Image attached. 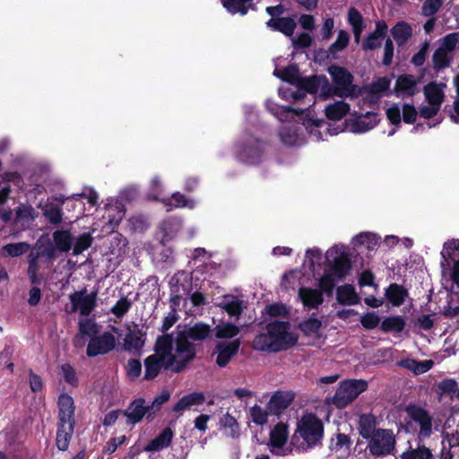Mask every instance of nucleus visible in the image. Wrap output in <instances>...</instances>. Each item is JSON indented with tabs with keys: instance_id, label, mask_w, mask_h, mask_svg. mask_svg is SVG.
Wrapping results in <instances>:
<instances>
[{
	"instance_id": "1",
	"label": "nucleus",
	"mask_w": 459,
	"mask_h": 459,
	"mask_svg": "<svg viewBox=\"0 0 459 459\" xmlns=\"http://www.w3.org/2000/svg\"><path fill=\"white\" fill-rule=\"evenodd\" d=\"M155 351L165 356L166 369L174 372L182 371L186 365L195 357V348L187 340L178 335L173 339L171 335L159 336L155 343Z\"/></svg>"
},
{
	"instance_id": "2",
	"label": "nucleus",
	"mask_w": 459,
	"mask_h": 459,
	"mask_svg": "<svg viewBox=\"0 0 459 459\" xmlns=\"http://www.w3.org/2000/svg\"><path fill=\"white\" fill-rule=\"evenodd\" d=\"M289 322H272L266 325V332L256 335L253 347L256 351L278 352L293 347L298 342V336L290 332Z\"/></svg>"
},
{
	"instance_id": "3",
	"label": "nucleus",
	"mask_w": 459,
	"mask_h": 459,
	"mask_svg": "<svg viewBox=\"0 0 459 459\" xmlns=\"http://www.w3.org/2000/svg\"><path fill=\"white\" fill-rule=\"evenodd\" d=\"M329 268L325 271L319 280V289L322 292L331 295L340 281H342L351 270L348 249L343 245H335L326 252Z\"/></svg>"
},
{
	"instance_id": "4",
	"label": "nucleus",
	"mask_w": 459,
	"mask_h": 459,
	"mask_svg": "<svg viewBox=\"0 0 459 459\" xmlns=\"http://www.w3.org/2000/svg\"><path fill=\"white\" fill-rule=\"evenodd\" d=\"M323 437V421L315 414L307 413L298 420L290 445L300 452H306L320 445Z\"/></svg>"
},
{
	"instance_id": "5",
	"label": "nucleus",
	"mask_w": 459,
	"mask_h": 459,
	"mask_svg": "<svg viewBox=\"0 0 459 459\" xmlns=\"http://www.w3.org/2000/svg\"><path fill=\"white\" fill-rule=\"evenodd\" d=\"M408 420L405 423V430L408 433L417 435L419 441L429 438L433 432V418L424 408L409 404L405 408Z\"/></svg>"
},
{
	"instance_id": "6",
	"label": "nucleus",
	"mask_w": 459,
	"mask_h": 459,
	"mask_svg": "<svg viewBox=\"0 0 459 459\" xmlns=\"http://www.w3.org/2000/svg\"><path fill=\"white\" fill-rule=\"evenodd\" d=\"M446 88V83L437 82H430L423 87V93L428 105H422L420 108L419 114L421 117L429 119L437 116L445 100Z\"/></svg>"
},
{
	"instance_id": "7",
	"label": "nucleus",
	"mask_w": 459,
	"mask_h": 459,
	"mask_svg": "<svg viewBox=\"0 0 459 459\" xmlns=\"http://www.w3.org/2000/svg\"><path fill=\"white\" fill-rule=\"evenodd\" d=\"M368 388V382L363 379H348L340 383L332 403L337 408H344L352 403Z\"/></svg>"
},
{
	"instance_id": "8",
	"label": "nucleus",
	"mask_w": 459,
	"mask_h": 459,
	"mask_svg": "<svg viewBox=\"0 0 459 459\" xmlns=\"http://www.w3.org/2000/svg\"><path fill=\"white\" fill-rule=\"evenodd\" d=\"M368 440L367 449L373 456L391 455L395 447V437L391 429H377Z\"/></svg>"
},
{
	"instance_id": "9",
	"label": "nucleus",
	"mask_w": 459,
	"mask_h": 459,
	"mask_svg": "<svg viewBox=\"0 0 459 459\" xmlns=\"http://www.w3.org/2000/svg\"><path fill=\"white\" fill-rule=\"evenodd\" d=\"M333 82V95L350 97L357 94V87L352 84L353 76L343 67L333 65L328 69Z\"/></svg>"
},
{
	"instance_id": "10",
	"label": "nucleus",
	"mask_w": 459,
	"mask_h": 459,
	"mask_svg": "<svg viewBox=\"0 0 459 459\" xmlns=\"http://www.w3.org/2000/svg\"><path fill=\"white\" fill-rule=\"evenodd\" d=\"M98 290L87 293L86 289L69 295L72 311H79L83 316H88L97 307Z\"/></svg>"
},
{
	"instance_id": "11",
	"label": "nucleus",
	"mask_w": 459,
	"mask_h": 459,
	"mask_svg": "<svg viewBox=\"0 0 459 459\" xmlns=\"http://www.w3.org/2000/svg\"><path fill=\"white\" fill-rule=\"evenodd\" d=\"M289 438V427L286 423L279 422L270 432L269 446L272 453L277 455H287L290 450L285 447Z\"/></svg>"
},
{
	"instance_id": "12",
	"label": "nucleus",
	"mask_w": 459,
	"mask_h": 459,
	"mask_svg": "<svg viewBox=\"0 0 459 459\" xmlns=\"http://www.w3.org/2000/svg\"><path fill=\"white\" fill-rule=\"evenodd\" d=\"M420 77L412 74L399 75L394 83V95L401 99L411 98L420 92Z\"/></svg>"
},
{
	"instance_id": "13",
	"label": "nucleus",
	"mask_w": 459,
	"mask_h": 459,
	"mask_svg": "<svg viewBox=\"0 0 459 459\" xmlns=\"http://www.w3.org/2000/svg\"><path fill=\"white\" fill-rule=\"evenodd\" d=\"M115 345V335L109 332H105L100 335L91 337L88 343L86 353L89 357L106 354L112 351Z\"/></svg>"
},
{
	"instance_id": "14",
	"label": "nucleus",
	"mask_w": 459,
	"mask_h": 459,
	"mask_svg": "<svg viewBox=\"0 0 459 459\" xmlns=\"http://www.w3.org/2000/svg\"><path fill=\"white\" fill-rule=\"evenodd\" d=\"M240 343L241 342L238 338L230 342H219L213 351V356H216V364L220 368L226 367L231 359L238 352Z\"/></svg>"
},
{
	"instance_id": "15",
	"label": "nucleus",
	"mask_w": 459,
	"mask_h": 459,
	"mask_svg": "<svg viewBox=\"0 0 459 459\" xmlns=\"http://www.w3.org/2000/svg\"><path fill=\"white\" fill-rule=\"evenodd\" d=\"M57 422L75 424V405L71 395L62 393L57 399Z\"/></svg>"
},
{
	"instance_id": "16",
	"label": "nucleus",
	"mask_w": 459,
	"mask_h": 459,
	"mask_svg": "<svg viewBox=\"0 0 459 459\" xmlns=\"http://www.w3.org/2000/svg\"><path fill=\"white\" fill-rule=\"evenodd\" d=\"M263 153V144L256 139L250 140L247 146H238V159L248 164H255Z\"/></svg>"
},
{
	"instance_id": "17",
	"label": "nucleus",
	"mask_w": 459,
	"mask_h": 459,
	"mask_svg": "<svg viewBox=\"0 0 459 459\" xmlns=\"http://www.w3.org/2000/svg\"><path fill=\"white\" fill-rule=\"evenodd\" d=\"M151 412L149 406L145 405V401L143 398L135 399L133 401L126 410L123 411V414L126 417L128 424L134 425L141 421L144 415ZM152 413L148 415L151 416Z\"/></svg>"
},
{
	"instance_id": "18",
	"label": "nucleus",
	"mask_w": 459,
	"mask_h": 459,
	"mask_svg": "<svg viewBox=\"0 0 459 459\" xmlns=\"http://www.w3.org/2000/svg\"><path fill=\"white\" fill-rule=\"evenodd\" d=\"M294 400V394L290 392H275L267 403V410L275 415L281 414Z\"/></svg>"
},
{
	"instance_id": "19",
	"label": "nucleus",
	"mask_w": 459,
	"mask_h": 459,
	"mask_svg": "<svg viewBox=\"0 0 459 459\" xmlns=\"http://www.w3.org/2000/svg\"><path fill=\"white\" fill-rule=\"evenodd\" d=\"M387 24L384 21H377L374 31L369 33L362 43L361 48L364 51L378 48L387 32Z\"/></svg>"
},
{
	"instance_id": "20",
	"label": "nucleus",
	"mask_w": 459,
	"mask_h": 459,
	"mask_svg": "<svg viewBox=\"0 0 459 459\" xmlns=\"http://www.w3.org/2000/svg\"><path fill=\"white\" fill-rule=\"evenodd\" d=\"M162 368L166 369L165 356H162L160 352L155 351L154 354L148 356L144 359L143 379H154L160 374Z\"/></svg>"
},
{
	"instance_id": "21",
	"label": "nucleus",
	"mask_w": 459,
	"mask_h": 459,
	"mask_svg": "<svg viewBox=\"0 0 459 459\" xmlns=\"http://www.w3.org/2000/svg\"><path fill=\"white\" fill-rule=\"evenodd\" d=\"M377 113L367 112L357 116L351 123V130L354 133H366L374 128L379 122Z\"/></svg>"
},
{
	"instance_id": "22",
	"label": "nucleus",
	"mask_w": 459,
	"mask_h": 459,
	"mask_svg": "<svg viewBox=\"0 0 459 459\" xmlns=\"http://www.w3.org/2000/svg\"><path fill=\"white\" fill-rule=\"evenodd\" d=\"M298 297L308 309L317 308L324 302L322 291L308 287L299 288Z\"/></svg>"
},
{
	"instance_id": "23",
	"label": "nucleus",
	"mask_w": 459,
	"mask_h": 459,
	"mask_svg": "<svg viewBox=\"0 0 459 459\" xmlns=\"http://www.w3.org/2000/svg\"><path fill=\"white\" fill-rule=\"evenodd\" d=\"M266 26L273 31H279L286 37H292L297 27L296 21L291 17H281L279 19H270L266 22Z\"/></svg>"
},
{
	"instance_id": "24",
	"label": "nucleus",
	"mask_w": 459,
	"mask_h": 459,
	"mask_svg": "<svg viewBox=\"0 0 459 459\" xmlns=\"http://www.w3.org/2000/svg\"><path fill=\"white\" fill-rule=\"evenodd\" d=\"M204 400L205 397L203 393H190L178 400V402L173 406V411L181 415L186 410H189L193 406L203 404Z\"/></svg>"
},
{
	"instance_id": "25",
	"label": "nucleus",
	"mask_w": 459,
	"mask_h": 459,
	"mask_svg": "<svg viewBox=\"0 0 459 459\" xmlns=\"http://www.w3.org/2000/svg\"><path fill=\"white\" fill-rule=\"evenodd\" d=\"M74 427L75 424L73 423H56V446L58 450L66 451L68 449Z\"/></svg>"
},
{
	"instance_id": "26",
	"label": "nucleus",
	"mask_w": 459,
	"mask_h": 459,
	"mask_svg": "<svg viewBox=\"0 0 459 459\" xmlns=\"http://www.w3.org/2000/svg\"><path fill=\"white\" fill-rule=\"evenodd\" d=\"M351 446V439L348 435L337 433L331 438L329 449L340 456H346L350 454Z\"/></svg>"
},
{
	"instance_id": "27",
	"label": "nucleus",
	"mask_w": 459,
	"mask_h": 459,
	"mask_svg": "<svg viewBox=\"0 0 459 459\" xmlns=\"http://www.w3.org/2000/svg\"><path fill=\"white\" fill-rule=\"evenodd\" d=\"M217 307L228 313L231 317L240 316L243 311V302L238 298L233 295H225L221 300L217 304Z\"/></svg>"
},
{
	"instance_id": "28",
	"label": "nucleus",
	"mask_w": 459,
	"mask_h": 459,
	"mask_svg": "<svg viewBox=\"0 0 459 459\" xmlns=\"http://www.w3.org/2000/svg\"><path fill=\"white\" fill-rule=\"evenodd\" d=\"M221 3L231 14L246 15L249 10H255L254 0H221Z\"/></svg>"
},
{
	"instance_id": "29",
	"label": "nucleus",
	"mask_w": 459,
	"mask_h": 459,
	"mask_svg": "<svg viewBox=\"0 0 459 459\" xmlns=\"http://www.w3.org/2000/svg\"><path fill=\"white\" fill-rule=\"evenodd\" d=\"M173 432L169 428L164 429L155 438L152 439L145 446L147 452H156L170 446Z\"/></svg>"
},
{
	"instance_id": "30",
	"label": "nucleus",
	"mask_w": 459,
	"mask_h": 459,
	"mask_svg": "<svg viewBox=\"0 0 459 459\" xmlns=\"http://www.w3.org/2000/svg\"><path fill=\"white\" fill-rule=\"evenodd\" d=\"M385 295L394 307H399L404 303L408 297V290L402 285L392 283L385 289Z\"/></svg>"
},
{
	"instance_id": "31",
	"label": "nucleus",
	"mask_w": 459,
	"mask_h": 459,
	"mask_svg": "<svg viewBox=\"0 0 459 459\" xmlns=\"http://www.w3.org/2000/svg\"><path fill=\"white\" fill-rule=\"evenodd\" d=\"M52 237L53 243L59 252L67 253L71 250L74 243V238L69 230H56L53 232Z\"/></svg>"
},
{
	"instance_id": "32",
	"label": "nucleus",
	"mask_w": 459,
	"mask_h": 459,
	"mask_svg": "<svg viewBox=\"0 0 459 459\" xmlns=\"http://www.w3.org/2000/svg\"><path fill=\"white\" fill-rule=\"evenodd\" d=\"M377 420L371 413H364L359 419V433L364 438H369L377 430L376 429Z\"/></svg>"
},
{
	"instance_id": "33",
	"label": "nucleus",
	"mask_w": 459,
	"mask_h": 459,
	"mask_svg": "<svg viewBox=\"0 0 459 459\" xmlns=\"http://www.w3.org/2000/svg\"><path fill=\"white\" fill-rule=\"evenodd\" d=\"M391 34L399 46L404 45L412 35V29L405 22H397L392 29Z\"/></svg>"
},
{
	"instance_id": "34",
	"label": "nucleus",
	"mask_w": 459,
	"mask_h": 459,
	"mask_svg": "<svg viewBox=\"0 0 459 459\" xmlns=\"http://www.w3.org/2000/svg\"><path fill=\"white\" fill-rule=\"evenodd\" d=\"M350 111V106L343 100L328 104L325 108V116L332 120H341Z\"/></svg>"
},
{
	"instance_id": "35",
	"label": "nucleus",
	"mask_w": 459,
	"mask_h": 459,
	"mask_svg": "<svg viewBox=\"0 0 459 459\" xmlns=\"http://www.w3.org/2000/svg\"><path fill=\"white\" fill-rule=\"evenodd\" d=\"M336 297L338 302L342 305H356L359 301L353 286L350 284L339 287L336 291Z\"/></svg>"
},
{
	"instance_id": "36",
	"label": "nucleus",
	"mask_w": 459,
	"mask_h": 459,
	"mask_svg": "<svg viewBox=\"0 0 459 459\" xmlns=\"http://www.w3.org/2000/svg\"><path fill=\"white\" fill-rule=\"evenodd\" d=\"M211 332L210 326L206 324L197 323L180 334L183 338L190 341H203L206 339Z\"/></svg>"
},
{
	"instance_id": "37",
	"label": "nucleus",
	"mask_w": 459,
	"mask_h": 459,
	"mask_svg": "<svg viewBox=\"0 0 459 459\" xmlns=\"http://www.w3.org/2000/svg\"><path fill=\"white\" fill-rule=\"evenodd\" d=\"M163 204L169 206V210L172 208H189L193 209L195 206V201L187 198L185 195L176 192L170 198L163 199Z\"/></svg>"
},
{
	"instance_id": "38",
	"label": "nucleus",
	"mask_w": 459,
	"mask_h": 459,
	"mask_svg": "<svg viewBox=\"0 0 459 459\" xmlns=\"http://www.w3.org/2000/svg\"><path fill=\"white\" fill-rule=\"evenodd\" d=\"M273 75L291 84H299L300 81V74L295 65H288L283 70L275 68Z\"/></svg>"
},
{
	"instance_id": "39",
	"label": "nucleus",
	"mask_w": 459,
	"mask_h": 459,
	"mask_svg": "<svg viewBox=\"0 0 459 459\" xmlns=\"http://www.w3.org/2000/svg\"><path fill=\"white\" fill-rule=\"evenodd\" d=\"M434 362L431 359L415 360L405 359L402 362V366L416 375L423 374L432 368Z\"/></svg>"
},
{
	"instance_id": "40",
	"label": "nucleus",
	"mask_w": 459,
	"mask_h": 459,
	"mask_svg": "<svg viewBox=\"0 0 459 459\" xmlns=\"http://www.w3.org/2000/svg\"><path fill=\"white\" fill-rule=\"evenodd\" d=\"M454 58V55L448 53L443 48H437L432 56L433 68L436 71L443 70L448 66H450L452 60Z\"/></svg>"
},
{
	"instance_id": "41",
	"label": "nucleus",
	"mask_w": 459,
	"mask_h": 459,
	"mask_svg": "<svg viewBox=\"0 0 459 459\" xmlns=\"http://www.w3.org/2000/svg\"><path fill=\"white\" fill-rule=\"evenodd\" d=\"M30 247L27 242H17L4 246L1 252L4 256L17 257L27 253Z\"/></svg>"
},
{
	"instance_id": "42",
	"label": "nucleus",
	"mask_w": 459,
	"mask_h": 459,
	"mask_svg": "<svg viewBox=\"0 0 459 459\" xmlns=\"http://www.w3.org/2000/svg\"><path fill=\"white\" fill-rule=\"evenodd\" d=\"M267 109L280 121H286L290 113L302 114V110H296L290 107H281L275 103L267 101Z\"/></svg>"
},
{
	"instance_id": "43",
	"label": "nucleus",
	"mask_w": 459,
	"mask_h": 459,
	"mask_svg": "<svg viewBox=\"0 0 459 459\" xmlns=\"http://www.w3.org/2000/svg\"><path fill=\"white\" fill-rule=\"evenodd\" d=\"M214 330L216 337L220 339H231L239 333V328L231 323H221Z\"/></svg>"
},
{
	"instance_id": "44",
	"label": "nucleus",
	"mask_w": 459,
	"mask_h": 459,
	"mask_svg": "<svg viewBox=\"0 0 459 459\" xmlns=\"http://www.w3.org/2000/svg\"><path fill=\"white\" fill-rule=\"evenodd\" d=\"M401 457L402 459H433V455L429 448L421 445L415 449L403 452Z\"/></svg>"
},
{
	"instance_id": "45",
	"label": "nucleus",
	"mask_w": 459,
	"mask_h": 459,
	"mask_svg": "<svg viewBox=\"0 0 459 459\" xmlns=\"http://www.w3.org/2000/svg\"><path fill=\"white\" fill-rule=\"evenodd\" d=\"M405 325V322L401 316H389L381 323V328L385 332L401 333Z\"/></svg>"
},
{
	"instance_id": "46",
	"label": "nucleus",
	"mask_w": 459,
	"mask_h": 459,
	"mask_svg": "<svg viewBox=\"0 0 459 459\" xmlns=\"http://www.w3.org/2000/svg\"><path fill=\"white\" fill-rule=\"evenodd\" d=\"M350 42V34L344 30H341L338 32L337 39L329 47V54L335 55L338 52L342 51Z\"/></svg>"
},
{
	"instance_id": "47",
	"label": "nucleus",
	"mask_w": 459,
	"mask_h": 459,
	"mask_svg": "<svg viewBox=\"0 0 459 459\" xmlns=\"http://www.w3.org/2000/svg\"><path fill=\"white\" fill-rule=\"evenodd\" d=\"M43 215L54 225L59 224L63 219L62 209L53 204H47L43 208Z\"/></svg>"
},
{
	"instance_id": "48",
	"label": "nucleus",
	"mask_w": 459,
	"mask_h": 459,
	"mask_svg": "<svg viewBox=\"0 0 459 459\" xmlns=\"http://www.w3.org/2000/svg\"><path fill=\"white\" fill-rule=\"evenodd\" d=\"M355 245L365 246L368 249L373 250L378 245V238L375 234L372 233H359L353 238Z\"/></svg>"
},
{
	"instance_id": "49",
	"label": "nucleus",
	"mask_w": 459,
	"mask_h": 459,
	"mask_svg": "<svg viewBox=\"0 0 459 459\" xmlns=\"http://www.w3.org/2000/svg\"><path fill=\"white\" fill-rule=\"evenodd\" d=\"M322 326V322L316 317H309L299 323V329L307 335L317 333Z\"/></svg>"
},
{
	"instance_id": "50",
	"label": "nucleus",
	"mask_w": 459,
	"mask_h": 459,
	"mask_svg": "<svg viewBox=\"0 0 459 459\" xmlns=\"http://www.w3.org/2000/svg\"><path fill=\"white\" fill-rule=\"evenodd\" d=\"M459 42L458 33L453 32L446 35L440 39V45L438 48L454 55L455 49Z\"/></svg>"
},
{
	"instance_id": "51",
	"label": "nucleus",
	"mask_w": 459,
	"mask_h": 459,
	"mask_svg": "<svg viewBox=\"0 0 459 459\" xmlns=\"http://www.w3.org/2000/svg\"><path fill=\"white\" fill-rule=\"evenodd\" d=\"M348 22L353 30H364V18L361 13L354 7H351L348 11Z\"/></svg>"
},
{
	"instance_id": "52",
	"label": "nucleus",
	"mask_w": 459,
	"mask_h": 459,
	"mask_svg": "<svg viewBox=\"0 0 459 459\" xmlns=\"http://www.w3.org/2000/svg\"><path fill=\"white\" fill-rule=\"evenodd\" d=\"M59 375L71 385H77L78 378L75 370L70 364H63L59 367Z\"/></svg>"
},
{
	"instance_id": "53",
	"label": "nucleus",
	"mask_w": 459,
	"mask_h": 459,
	"mask_svg": "<svg viewBox=\"0 0 459 459\" xmlns=\"http://www.w3.org/2000/svg\"><path fill=\"white\" fill-rule=\"evenodd\" d=\"M456 253L459 254V239H452L444 244L441 255L445 260H454Z\"/></svg>"
},
{
	"instance_id": "54",
	"label": "nucleus",
	"mask_w": 459,
	"mask_h": 459,
	"mask_svg": "<svg viewBox=\"0 0 459 459\" xmlns=\"http://www.w3.org/2000/svg\"><path fill=\"white\" fill-rule=\"evenodd\" d=\"M132 306V301L124 297L120 299L110 309L111 313L115 315L117 317H123L130 309Z\"/></svg>"
},
{
	"instance_id": "55",
	"label": "nucleus",
	"mask_w": 459,
	"mask_h": 459,
	"mask_svg": "<svg viewBox=\"0 0 459 459\" xmlns=\"http://www.w3.org/2000/svg\"><path fill=\"white\" fill-rule=\"evenodd\" d=\"M390 80L386 77H380L373 81L368 86V91L372 94H380L388 90Z\"/></svg>"
},
{
	"instance_id": "56",
	"label": "nucleus",
	"mask_w": 459,
	"mask_h": 459,
	"mask_svg": "<svg viewBox=\"0 0 459 459\" xmlns=\"http://www.w3.org/2000/svg\"><path fill=\"white\" fill-rule=\"evenodd\" d=\"M79 333L82 335L92 336L98 332L97 324L92 319H80L79 323Z\"/></svg>"
},
{
	"instance_id": "57",
	"label": "nucleus",
	"mask_w": 459,
	"mask_h": 459,
	"mask_svg": "<svg viewBox=\"0 0 459 459\" xmlns=\"http://www.w3.org/2000/svg\"><path fill=\"white\" fill-rule=\"evenodd\" d=\"M92 242V238L90 233H82L80 235L74 245V254L78 255L86 250Z\"/></svg>"
},
{
	"instance_id": "58",
	"label": "nucleus",
	"mask_w": 459,
	"mask_h": 459,
	"mask_svg": "<svg viewBox=\"0 0 459 459\" xmlns=\"http://www.w3.org/2000/svg\"><path fill=\"white\" fill-rule=\"evenodd\" d=\"M250 417L256 425H264L267 422L268 412L259 405H254L250 408Z\"/></svg>"
},
{
	"instance_id": "59",
	"label": "nucleus",
	"mask_w": 459,
	"mask_h": 459,
	"mask_svg": "<svg viewBox=\"0 0 459 459\" xmlns=\"http://www.w3.org/2000/svg\"><path fill=\"white\" fill-rule=\"evenodd\" d=\"M169 290L170 294L178 295V296H184V295H189V290L188 288L183 284L180 283V279L178 274H175L171 277L169 281Z\"/></svg>"
},
{
	"instance_id": "60",
	"label": "nucleus",
	"mask_w": 459,
	"mask_h": 459,
	"mask_svg": "<svg viewBox=\"0 0 459 459\" xmlns=\"http://www.w3.org/2000/svg\"><path fill=\"white\" fill-rule=\"evenodd\" d=\"M39 257V252H30L28 255V275L32 283L37 282V273L39 270L38 260Z\"/></svg>"
},
{
	"instance_id": "61",
	"label": "nucleus",
	"mask_w": 459,
	"mask_h": 459,
	"mask_svg": "<svg viewBox=\"0 0 459 459\" xmlns=\"http://www.w3.org/2000/svg\"><path fill=\"white\" fill-rule=\"evenodd\" d=\"M126 238H123L120 234H117L112 238L110 252L113 255H121L126 252Z\"/></svg>"
},
{
	"instance_id": "62",
	"label": "nucleus",
	"mask_w": 459,
	"mask_h": 459,
	"mask_svg": "<svg viewBox=\"0 0 459 459\" xmlns=\"http://www.w3.org/2000/svg\"><path fill=\"white\" fill-rule=\"evenodd\" d=\"M124 346L127 351H138L143 346L142 338L134 333H127L124 339Z\"/></svg>"
},
{
	"instance_id": "63",
	"label": "nucleus",
	"mask_w": 459,
	"mask_h": 459,
	"mask_svg": "<svg viewBox=\"0 0 459 459\" xmlns=\"http://www.w3.org/2000/svg\"><path fill=\"white\" fill-rule=\"evenodd\" d=\"M126 374L131 380L138 378L142 374V363L136 359H130L126 365Z\"/></svg>"
},
{
	"instance_id": "64",
	"label": "nucleus",
	"mask_w": 459,
	"mask_h": 459,
	"mask_svg": "<svg viewBox=\"0 0 459 459\" xmlns=\"http://www.w3.org/2000/svg\"><path fill=\"white\" fill-rule=\"evenodd\" d=\"M403 120L407 124H413L418 117V111L415 107L411 104H403L402 107Z\"/></svg>"
}]
</instances>
